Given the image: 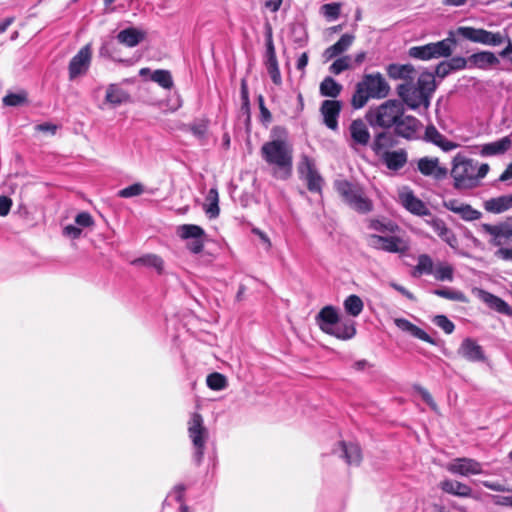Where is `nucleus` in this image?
<instances>
[{
	"label": "nucleus",
	"mask_w": 512,
	"mask_h": 512,
	"mask_svg": "<svg viewBox=\"0 0 512 512\" xmlns=\"http://www.w3.org/2000/svg\"><path fill=\"white\" fill-rule=\"evenodd\" d=\"M434 278L438 281H453L454 268L448 263H438L433 272Z\"/></svg>",
	"instance_id": "obj_45"
},
{
	"label": "nucleus",
	"mask_w": 512,
	"mask_h": 512,
	"mask_svg": "<svg viewBox=\"0 0 512 512\" xmlns=\"http://www.w3.org/2000/svg\"><path fill=\"white\" fill-rule=\"evenodd\" d=\"M340 319L335 307L328 305L323 307L316 315V323L319 328L326 334L337 324Z\"/></svg>",
	"instance_id": "obj_24"
},
{
	"label": "nucleus",
	"mask_w": 512,
	"mask_h": 512,
	"mask_svg": "<svg viewBox=\"0 0 512 512\" xmlns=\"http://www.w3.org/2000/svg\"><path fill=\"white\" fill-rule=\"evenodd\" d=\"M366 240L369 247L388 253L405 254L409 250V242L399 236L370 234Z\"/></svg>",
	"instance_id": "obj_9"
},
{
	"label": "nucleus",
	"mask_w": 512,
	"mask_h": 512,
	"mask_svg": "<svg viewBox=\"0 0 512 512\" xmlns=\"http://www.w3.org/2000/svg\"><path fill=\"white\" fill-rule=\"evenodd\" d=\"M489 165L458 153L452 160L450 175L453 187L458 191L470 190L478 187L480 181L487 175Z\"/></svg>",
	"instance_id": "obj_1"
},
{
	"label": "nucleus",
	"mask_w": 512,
	"mask_h": 512,
	"mask_svg": "<svg viewBox=\"0 0 512 512\" xmlns=\"http://www.w3.org/2000/svg\"><path fill=\"white\" fill-rule=\"evenodd\" d=\"M512 146L510 136H505L497 141L484 144L481 149L482 156H495L504 154Z\"/></svg>",
	"instance_id": "obj_34"
},
{
	"label": "nucleus",
	"mask_w": 512,
	"mask_h": 512,
	"mask_svg": "<svg viewBox=\"0 0 512 512\" xmlns=\"http://www.w3.org/2000/svg\"><path fill=\"white\" fill-rule=\"evenodd\" d=\"M481 227L485 233L493 237L491 243L494 246H501L503 244L502 240H505V242L512 241V227L508 223L498 225L483 223Z\"/></svg>",
	"instance_id": "obj_20"
},
{
	"label": "nucleus",
	"mask_w": 512,
	"mask_h": 512,
	"mask_svg": "<svg viewBox=\"0 0 512 512\" xmlns=\"http://www.w3.org/2000/svg\"><path fill=\"white\" fill-rule=\"evenodd\" d=\"M474 293L489 308H491L501 314H504V315L512 314V308L509 306V304L506 301H504L500 297H498L486 290H483V289H475Z\"/></svg>",
	"instance_id": "obj_22"
},
{
	"label": "nucleus",
	"mask_w": 512,
	"mask_h": 512,
	"mask_svg": "<svg viewBox=\"0 0 512 512\" xmlns=\"http://www.w3.org/2000/svg\"><path fill=\"white\" fill-rule=\"evenodd\" d=\"M151 80L164 89H171L174 85L170 71L158 69L151 73Z\"/></svg>",
	"instance_id": "obj_44"
},
{
	"label": "nucleus",
	"mask_w": 512,
	"mask_h": 512,
	"mask_svg": "<svg viewBox=\"0 0 512 512\" xmlns=\"http://www.w3.org/2000/svg\"><path fill=\"white\" fill-rule=\"evenodd\" d=\"M436 146L441 148L444 152H449L456 149L459 145L453 141L448 140L444 135H442Z\"/></svg>",
	"instance_id": "obj_63"
},
{
	"label": "nucleus",
	"mask_w": 512,
	"mask_h": 512,
	"mask_svg": "<svg viewBox=\"0 0 512 512\" xmlns=\"http://www.w3.org/2000/svg\"><path fill=\"white\" fill-rule=\"evenodd\" d=\"M298 171L302 178L307 183V188L310 192L320 193L322 190L323 178L317 171L314 161L308 157L303 156L298 167Z\"/></svg>",
	"instance_id": "obj_13"
},
{
	"label": "nucleus",
	"mask_w": 512,
	"mask_h": 512,
	"mask_svg": "<svg viewBox=\"0 0 512 512\" xmlns=\"http://www.w3.org/2000/svg\"><path fill=\"white\" fill-rule=\"evenodd\" d=\"M340 457L350 466H359L362 461V450L359 444L341 441L338 444Z\"/></svg>",
	"instance_id": "obj_23"
},
{
	"label": "nucleus",
	"mask_w": 512,
	"mask_h": 512,
	"mask_svg": "<svg viewBox=\"0 0 512 512\" xmlns=\"http://www.w3.org/2000/svg\"><path fill=\"white\" fill-rule=\"evenodd\" d=\"M486 211L499 214L512 208V193L496 198H491L485 202Z\"/></svg>",
	"instance_id": "obj_37"
},
{
	"label": "nucleus",
	"mask_w": 512,
	"mask_h": 512,
	"mask_svg": "<svg viewBox=\"0 0 512 512\" xmlns=\"http://www.w3.org/2000/svg\"><path fill=\"white\" fill-rule=\"evenodd\" d=\"M421 127L420 120L412 115H405V109H403L402 116L393 126V133L406 140H416L419 138L418 133Z\"/></svg>",
	"instance_id": "obj_12"
},
{
	"label": "nucleus",
	"mask_w": 512,
	"mask_h": 512,
	"mask_svg": "<svg viewBox=\"0 0 512 512\" xmlns=\"http://www.w3.org/2000/svg\"><path fill=\"white\" fill-rule=\"evenodd\" d=\"M386 72L391 79H401L404 82H412L416 77V70L412 64L392 63L386 67Z\"/></svg>",
	"instance_id": "obj_26"
},
{
	"label": "nucleus",
	"mask_w": 512,
	"mask_h": 512,
	"mask_svg": "<svg viewBox=\"0 0 512 512\" xmlns=\"http://www.w3.org/2000/svg\"><path fill=\"white\" fill-rule=\"evenodd\" d=\"M389 85L380 73L367 74L357 83L352 95L351 105L360 109L366 105L370 98H384L389 93Z\"/></svg>",
	"instance_id": "obj_2"
},
{
	"label": "nucleus",
	"mask_w": 512,
	"mask_h": 512,
	"mask_svg": "<svg viewBox=\"0 0 512 512\" xmlns=\"http://www.w3.org/2000/svg\"><path fill=\"white\" fill-rule=\"evenodd\" d=\"M447 470L461 476L479 475L483 473V466L475 459L463 457L454 459Z\"/></svg>",
	"instance_id": "obj_15"
},
{
	"label": "nucleus",
	"mask_w": 512,
	"mask_h": 512,
	"mask_svg": "<svg viewBox=\"0 0 512 512\" xmlns=\"http://www.w3.org/2000/svg\"><path fill=\"white\" fill-rule=\"evenodd\" d=\"M448 63L450 65L452 71L462 70V69H465L466 67L470 68L469 57L468 58H464L461 56L452 57L448 61Z\"/></svg>",
	"instance_id": "obj_57"
},
{
	"label": "nucleus",
	"mask_w": 512,
	"mask_h": 512,
	"mask_svg": "<svg viewBox=\"0 0 512 512\" xmlns=\"http://www.w3.org/2000/svg\"><path fill=\"white\" fill-rule=\"evenodd\" d=\"M417 167L422 175L431 176L436 180H442L448 175V169L439 165L438 158H420Z\"/></svg>",
	"instance_id": "obj_19"
},
{
	"label": "nucleus",
	"mask_w": 512,
	"mask_h": 512,
	"mask_svg": "<svg viewBox=\"0 0 512 512\" xmlns=\"http://www.w3.org/2000/svg\"><path fill=\"white\" fill-rule=\"evenodd\" d=\"M188 436L194 448L193 461L199 466L203 461L206 442L209 436L208 430L204 426L203 418L199 413H193L190 417Z\"/></svg>",
	"instance_id": "obj_6"
},
{
	"label": "nucleus",
	"mask_w": 512,
	"mask_h": 512,
	"mask_svg": "<svg viewBox=\"0 0 512 512\" xmlns=\"http://www.w3.org/2000/svg\"><path fill=\"white\" fill-rule=\"evenodd\" d=\"M397 93L402 101L413 110L420 106H424L427 109L430 105V100L413 81L399 84L397 86Z\"/></svg>",
	"instance_id": "obj_10"
},
{
	"label": "nucleus",
	"mask_w": 512,
	"mask_h": 512,
	"mask_svg": "<svg viewBox=\"0 0 512 512\" xmlns=\"http://www.w3.org/2000/svg\"><path fill=\"white\" fill-rule=\"evenodd\" d=\"M454 43L455 41L453 39L446 38L426 45L413 46L409 48L408 55L411 58L422 61L449 57L452 54V46Z\"/></svg>",
	"instance_id": "obj_7"
},
{
	"label": "nucleus",
	"mask_w": 512,
	"mask_h": 512,
	"mask_svg": "<svg viewBox=\"0 0 512 512\" xmlns=\"http://www.w3.org/2000/svg\"><path fill=\"white\" fill-rule=\"evenodd\" d=\"M416 86L427 96L430 100L432 94L436 89L435 78L432 73H422L417 80Z\"/></svg>",
	"instance_id": "obj_42"
},
{
	"label": "nucleus",
	"mask_w": 512,
	"mask_h": 512,
	"mask_svg": "<svg viewBox=\"0 0 512 512\" xmlns=\"http://www.w3.org/2000/svg\"><path fill=\"white\" fill-rule=\"evenodd\" d=\"M144 38L145 33L133 27L121 30L117 34V40L119 41V43L124 44L128 47L137 46Z\"/></svg>",
	"instance_id": "obj_36"
},
{
	"label": "nucleus",
	"mask_w": 512,
	"mask_h": 512,
	"mask_svg": "<svg viewBox=\"0 0 512 512\" xmlns=\"http://www.w3.org/2000/svg\"><path fill=\"white\" fill-rule=\"evenodd\" d=\"M128 99V93L124 91L122 88H120L118 85L110 84L108 86L105 96L106 102L114 106H117L126 102Z\"/></svg>",
	"instance_id": "obj_41"
},
{
	"label": "nucleus",
	"mask_w": 512,
	"mask_h": 512,
	"mask_svg": "<svg viewBox=\"0 0 512 512\" xmlns=\"http://www.w3.org/2000/svg\"><path fill=\"white\" fill-rule=\"evenodd\" d=\"M240 95H241V100H242V107L248 109L249 105H250V100H249L248 84H247L246 79L241 80Z\"/></svg>",
	"instance_id": "obj_60"
},
{
	"label": "nucleus",
	"mask_w": 512,
	"mask_h": 512,
	"mask_svg": "<svg viewBox=\"0 0 512 512\" xmlns=\"http://www.w3.org/2000/svg\"><path fill=\"white\" fill-rule=\"evenodd\" d=\"M323 15L329 20H335L340 15V4L338 3H327L321 7Z\"/></svg>",
	"instance_id": "obj_54"
},
{
	"label": "nucleus",
	"mask_w": 512,
	"mask_h": 512,
	"mask_svg": "<svg viewBox=\"0 0 512 512\" xmlns=\"http://www.w3.org/2000/svg\"><path fill=\"white\" fill-rule=\"evenodd\" d=\"M443 206L449 211L459 214L465 221L478 220L482 216V213L474 209L471 205L461 203L456 199L445 200Z\"/></svg>",
	"instance_id": "obj_21"
},
{
	"label": "nucleus",
	"mask_w": 512,
	"mask_h": 512,
	"mask_svg": "<svg viewBox=\"0 0 512 512\" xmlns=\"http://www.w3.org/2000/svg\"><path fill=\"white\" fill-rule=\"evenodd\" d=\"M187 129L198 139L205 138L208 131V120L196 119L187 126Z\"/></svg>",
	"instance_id": "obj_49"
},
{
	"label": "nucleus",
	"mask_w": 512,
	"mask_h": 512,
	"mask_svg": "<svg viewBox=\"0 0 512 512\" xmlns=\"http://www.w3.org/2000/svg\"><path fill=\"white\" fill-rule=\"evenodd\" d=\"M395 145L396 141L394 139V135L387 131H381L375 134L371 143V149L375 155L379 157L388 152V149L394 147Z\"/></svg>",
	"instance_id": "obj_30"
},
{
	"label": "nucleus",
	"mask_w": 512,
	"mask_h": 512,
	"mask_svg": "<svg viewBox=\"0 0 512 512\" xmlns=\"http://www.w3.org/2000/svg\"><path fill=\"white\" fill-rule=\"evenodd\" d=\"M343 306L347 314L357 317L362 313L364 303L359 296L352 294L344 300Z\"/></svg>",
	"instance_id": "obj_43"
},
{
	"label": "nucleus",
	"mask_w": 512,
	"mask_h": 512,
	"mask_svg": "<svg viewBox=\"0 0 512 512\" xmlns=\"http://www.w3.org/2000/svg\"><path fill=\"white\" fill-rule=\"evenodd\" d=\"M510 493V495H494L492 498L494 504L512 508V491Z\"/></svg>",
	"instance_id": "obj_61"
},
{
	"label": "nucleus",
	"mask_w": 512,
	"mask_h": 512,
	"mask_svg": "<svg viewBox=\"0 0 512 512\" xmlns=\"http://www.w3.org/2000/svg\"><path fill=\"white\" fill-rule=\"evenodd\" d=\"M483 486L489 490L496 492H512V489L508 486L501 484L500 482L494 481H483Z\"/></svg>",
	"instance_id": "obj_59"
},
{
	"label": "nucleus",
	"mask_w": 512,
	"mask_h": 512,
	"mask_svg": "<svg viewBox=\"0 0 512 512\" xmlns=\"http://www.w3.org/2000/svg\"><path fill=\"white\" fill-rule=\"evenodd\" d=\"M458 355L470 362H483L486 356L483 348L472 338H465L458 350Z\"/></svg>",
	"instance_id": "obj_18"
},
{
	"label": "nucleus",
	"mask_w": 512,
	"mask_h": 512,
	"mask_svg": "<svg viewBox=\"0 0 512 512\" xmlns=\"http://www.w3.org/2000/svg\"><path fill=\"white\" fill-rule=\"evenodd\" d=\"M379 159L389 170L398 171L406 165L408 161V154L404 149H399L395 151H388L379 156Z\"/></svg>",
	"instance_id": "obj_27"
},
{
	"label": "nucleus",
	"mask_w": 512,
	"mask_h": 512,
	"mask_svg": "<svg viewBox=\"0 0 512 512\" xmlns=\"http://www.w3.org/2000/svg\"><path fill=\"white\" fill-rule=\"evenodd\" d=\"M436 146L441 148L444 152H449L456 149L459 145L453 141L448 140L444 135H442Z\"/></svg>",
	"instance_id": "obj_64"
},
{
	"label": "nucleus",
	"mask_w": 512,
	"mask_h": 512,
	"mask_svg": "<svg viewBox=\"0 0 512 512\" xmlns=\"http://www.w3.org/2000/svg\"><path fill=\"white\" fill-rule=\"evenodd\" d=\"M457 33L471 42L492 47L500 46L505 42V33L492 32L482 28L462 26L458 28Z\"/></svg>",
	"instance_id": "obj_8"
},
{
	"label": "nucleus",
	"mask_w": 512,
	"mask_h": 512,
	"mask_svg": "<svg viewBox=\"0 0 512 512\" xmlns=\"http://www.w3.org/2000/svg\"><path fill=\"white\" fill-rule=\"evenodd\" d=\"M354 36L350 34H343L340 39L333 44L332 46L328 47L324 51V57L326 60H331L343 52H345L353 43Z\"/></svg>",
	"instance_id": "obj_35"
},
{
	"label": "nucleus",
	"mask_w": 512,
	"mask_h": 512,
	"mask_svg": "<svg viewBox=\"0 0 512 512\" xmlns=\"http://www.w3.org/2000/svg\"><path fill=\"white\" fill-rule=\"evenodd\" d=\"M439 486L443 492L454 496L466 498L472 495L470 486L456 480L445 479L441 481Z\"/></svg>",
	"instance_id": "obj_33"
},
{
	"label": "nucleus",
	"mask_w": 512,
	"mask_h": 512,
	"mask_svg": "<svg viewBox=\"0 0 512 512\" xmlns=\"http://www.w3.org/2000/svg\"><path fill=\"white\" fill-rule=\"evenodd\" d=\"M434 272V262L428 254H420L417 258V264L414 267L412 275L414 277L422 275H431Z\"/></svg>",
	"instance_id": "obj_40"
},
{
	"label": "nucleus",
	"mask_w": 512,
	"mask_h": 512,
	"mask_svg": "<svg viewBox=\"0 0 512 512\" xmlns=\"http://www.w3.org/2000/svg\"><path fill=\"white\" fill-rule=\"evenodd\" d=\"M341 103L337 100H324L320 107L323 123L331 130L338 129V118L341 112Z\"/></svg>",
	"instance_id": "obj_17"
},
{
	"label": "nucleus",
	"mask_w": 512,
	"mask_h": 512,
	"mask_svg": "<svg viewBox=\"0 0 512 512\" xmlns=\"http://www.w3.org/2000/svg\"><path fill=\"white\" fill-rule=\"evenodd\" d=\"M343 87L331 76L325 77L319 86L320 95L323 97L336 98L340 95Z\"/></svg>",
	"instance_id": "obj_39"
},
{
	"label": "nucleus",
	"mask_w": 512,
	"mask_h": 512,
	"mask_svg": "<svg viewBox=\"0 0 512 512\" xmlns=\"http://www.w3.org/2000/svg\"><path fill=\"white\" fill-rule=\"evenodd\" d=\"M350 147H365L370 143L371 135L366 123L362 119H355L349 125Z\"/></svg>",
	"instance_id": "obj_16"
},
{
	"label": "nucleus",
	"mask_w": 512,
	"mask_h": 512,
	"mask_svg": "<svg viewBox=\"0 0 512 512\" xmlns=\"http://www.w3.org/2000/svg\"><path fill=\"white\" fill-rule=\"evenodd\" d=\"M432 322L441 328L446 334L453 333L455 329L454 323L445 315H436Z\"/></svg>",
	"instance_id": "obj_53"
},
{
	"label": "nucleus",
	"mask_w": 512,
	"mask_h": 512,
	"mask_svg": "<svg viewBox=\"0 0 512 512\" xmlns=\"http://www.w3.org/2000/svg\"><path fill=\"white\" fill-rule=\"evenodd\" d=\"M352 68V58L349 55L337 58L329 67V71L334 75Z\"/></svg>",
	"instance_id": "obj_48"
},
{
	"label": "nucleus",
	"mask_w": 512,
	"mask_h": 512,
	"mask_svg": "<svg viewBox=\"0 0 512 512\" xmlns=\"http://www.w3.org/2000/svg\"><path fill=\"white\" fill-rule=\"evenodd\" d=\"M261 156L266 163L281 170L283 178L291 174L293 150L286 140L276 139L264 143L261 147Z\"/></svg>",
	"instance_id": "obj_3"
},
{
	"label": "nucleus",
	"mask_w": 512,
	"mask_h": 512,
	"mask_svg": "<svg viewBox=\"0 0 512 512\" xmlns=\"http://www.w3.org/2000/svg\"><path fill=\"white\" fill-rule=\"evenodd\" d=\"M335 188L344 202L357 212L368 213L372 210V201L365 196L360 186L347 180H340L336 181Z\"/></svg>",
	"instance_id": "obj_5"
},
{
	"label": "nucleus",
	"mask_w": 512,
	"mask_h": 512,
	"mask_svg": "<svg viewBox=\"0 0 512 512\" xmlns=\"http://www.w3.org/2000/svg\"><path fill=\"white\" fill-rule=\"evenodd\" d=\"M428 225L433 231L450 247L456 248L458 246V240L454 232L447 227L446 223L440 218H432L427 221Z\"/></svg>",
	"instance_id": "obj_28"
},
{
	"label": "nucleus",
	"mask_w": 512,
	"mask_h": 512,
	"mask_svg": "<svg viewBox=\"0 0 512 512\" xmlns=\"http://www.w3.org/2000/svg\"><path fill=\"white\" fill-rule=\"evenodd\" d=\"M207 386L214 391H221L227 387V378L218 372L211 373L206 378Z\"/></svg>",
	"instance_id": "obj_47"
},
{
	"label": "nucleus",
	"mask_w": 512,
	"mask_h": 512,
	"mask_svg": "<svg viewBox=\"0 0 512 512\" xmlns=\"http://www.w3.org/2000/svg\"><path fill=\"white\" fill-rule=\"evenodd\" d=\"M442 135L434 125H429L425 129L424 140L436 145Z\"/></svg>",
	"instance_id": "obj_56"
},
{
	"label": "nucleus",
	"mask_w": 512,
	"mask_h": 512,
	"mask_svg": "<svg viewBox=\"0 0 512 512\" xmlns=\"http://www.w3.org/2000/svg\"><path fill=\"white\" fill-rule=\"evenodd\" d=\"M403 109V102L387 100L375 108H370L366 113V120L372 127L390 129L402 116Z\"/></svg>",
	"instance_id": "obj_4"
},
{
	"label": "nucleus",
	"mask_w": 512,
	"mask_h": 512,
	"mask_svg": "<svg viewBox=\"0 0 512 512\" xmlns=\"http://www.w3.org/2000/svg\"><path fill=\"white\" fill-rule=\"evenodd\" d=\"M370 229L372 230H375V231H378L380 233H385V232H390V233H394L397 229H398V226L392 222H387V223H384L380 220H377V219H373L369 222V226H368Z\"/></svg>",
	"instance_id": "obj_51"
},
{
	"label": "nucleus",
	"mask_w": 512,
	"mask_h": 512,
	"mask_svg": "<svg viewBox=\"0 0 512 512\" xmlns=\"http://www.w3.org/2000/svg\"><path fill=\"white\" fill-rule=\"evenodd\" d=\"M177 234L181 239L188 240L187 249L193 254H199L204 248V237L206 233L204 229L195 224H183L178 226Z\"/></svg>",
	"instance_id": "obj_11"
},
{
	"label": "nucleus",
	"mask_w": 512,
	"mask_h": 512,
	"mask_svg": "<svg viewBox=\"0 0 512 512\" xmlns=\"http://www.w3.org/2000/svg\"><path fill=\"white\" fill-rule=\"evenodd\" d=\"M452 72V69L448 63V61L440 62L435 69V74L439 78H445Z\"/></svg>",
	"instance_id": "obj_62"
},
{
	"label": "nucleus",
	"mask_w": 512,
	"mask_h": 512,
	"mask_svg": "<svg viewBox=\"0 0 512 512\" xmlns=\"http://www.w3.org/2000/svg\"><path fill=\"white\" fill-rule=\"evenodd\" d=\"M91 56L92 52L90 45H85L75 56L72 57L68 66L70 80L84 75L88 71L91 63Z\"/></svg>",
	"instance_id": "obj_14"
},
{
	"label": "nucleus",
	"mask_w": 512,
	"mask_h": 512,
	"mask_svg": "<svg viewBox=\"0 0 512 512\" xmlns=\"http://www.w3.org/2000/svg\"><path fill=\"white\" fill-rule=\"evenodd\" d=\"M403 206L411 213L418 216L430 215V211L425 203L417 198L412 192L401 196Z\"/></svg>",
	"instance_id": "obj_32"
},
{
	"label": "nucleus",
	"mask_w": 512,
	"mask_h": 512,
	"mask_svg": "<svg viewBox=\"0 0 512 512\" xmlns=\"http://www.w3.org/2000/svg\"><path fill=\"white\" fill-rule=\"evenodd\" d=\"M268 74L275 85L282 83L281 73L278 66V61L266 63Z\"/></svg>",
	"instance_id": "obj_55"
},
{
	"label": "nucleus",
	"mask_w": 512,
	"mask_h": 512,
	"mask_svg": "<svg viewBox=\"0 0 512 512\" xmlns=\"http://www.w3.org/2000/svg\"><path fill=\"white\" fill-rule=\"evenodd\" d=\"M144 192V186L141 183H134L118 191V196L121 198H131L139 196Z\"/></svg>",
	"instance_id": "obj_52"
},
{
	"label": "nucleus",
	"mask_w": 512,
	"mask_h": 512,
	"mask_svg": "<svg viewBox=\"0 0 512 512\" xmlns=\"http://www.w3.org/2000/svg\"><path fill=\"white\" fill-rule=\"evenodd\" d=\"M394 324L401 331L406 332V333L410 334L411 336H413L417 339H420L424 342H427L432 345H436V341L431 336H429L423 329L414 325L409 320H407L405 318H395Z\"/></svg>",
	"instance_id": "obj_29"
},
{
	"label": "nucleus",
	"mask_w": 512,
	"mask_h": 512,
	"mask_svg": "<svg viewBox=\"0 0 512 512\" xmlns=\"http://www.w3.org/2000/svg\"><path fill=\"white\" fill-rule=\"evenodd\" d=\"M470 68L487 70L499 64L498 57L490 51H481L469 56Z\"/></svg>",
	"instance_id": "obj_31"
},
{
	"label": "nucleus",
	"mask_w": 512,
	"mask_h": 512,
	"mask_svg": "<svg viewBox=\"0 0 512 512\" xmlns=\"http://www.w3.org/2000/svg\"><path fill=\"white\" fill-rule=\"evenodd\" d=\"M328 335L344 341L350 340L356 335V323L349 318H340Z\"/></svg>",
	"instance_id": "obj_25"
},
{
	"label": "nucleus",
	"mask_w": 512,
	"mask_h": 512,
	"mask_svg": "<svg viewBox=\"0 0 512 512\" xmlns=\"http://www.w3.org/2000/svg\"><path fill=\"white\" fill-rule=\"evenodd\" d=\"M134 266H146L154 268L158 274H162L164 271V261L156 254H145L132 261Z\"/></svg>",
	"instance_id": "obj_38"
},
{
	"label": "nucleus",
	"mask_w": 512,
	"mask_h": 512,
	"mask_svg": "<svg viewBox=\"0 0 512 512\" xmlns=\"http://www.w3.org/2000/svg\"><path fill=\"white\" fill-rule=\"evenodd\" d=\"M75 223L81 227H90L94 224L93 217L88 212H81L76 215Z\"/></svg>",
	"instance_id": "obj_58"
},
{
	"label": "nucleus",
	"mask_w": 512,
	"mask_h": 512,
	"mask_svg": "<svg viewBox=\"0 0 512 512\" xmlns=\"http://www.w3.org/2000/svg\"><path fill=\"white\" fill-rule=\"evenodd\" d=\"M27 102V93L21 91L19 93H8L3 98V104L5 106L17 107Z\"/></svg>",
	"instance_id": "obj_50"
},
{
	"label": "nucleus",
	"mask_w": 512,
	"mask_h": 512,
	"mask_svg": "<svg viewBox=\"0 0 512 512\" xmlns=\"http://www.w3.org/2000/svg\"><path fill=\"white\" fill-rule=\"evenodd\" d=\"M433 294H435L441 298L452 300V301H459V302H463V303L467 302V297L462 291L451 289V288L444 287V288L435 289L433 291Z\"/></svg>",
	"instance_id": "obj_46"
}]
</instances>
